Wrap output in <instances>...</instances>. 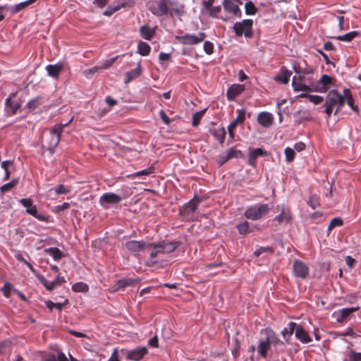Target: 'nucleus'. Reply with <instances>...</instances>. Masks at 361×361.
<instances>
[{
    "label": "nucleus",
    "instance_id": "obj_4",
    "mask_svg": "<svg viewBox=\"0 0 361 361\" xmlns=\"http://www.w3.org/2000/svg\"><path fill=\"white\" fill-rule=\"evenodd\" d=\"M201 202L202 198L195 196L179 209V215L186 221L193 220L194 213Z\"/></svg>",
    "mask_w": 361,
    "mask_h": 361
},
{
    "label": "nucleus",
    "instance_id": "obj_21",
    "mask_svg": "<svg viewBox=\"0 0 361 361\" xmlns=\"http://www.w3.org/2000/svg\"><path fill=\"white\" fill-rule=\"evenodd\" d=\"M295 338L302 343H309L312 340L309 334L305 329L300 324H297L296 330L295 332Z\"/></svg>",
    "mask_w": 361,
    "mask_h": 361
},
{
    "label": "nucleus",
    "instance_id": "obj_22",
    "mask_svg": "<svg viewBox=\"0 0 361 361\" xmlns=\"http://www.w3.org/2000/svg\"><path fill=\"white\" fill-rule=\"evenodd\" d=\"M209 132L220 145H223L224 143L226 135V130L225 128H212L209 130Z\"/></svg>",
    "mask_w": 361,
    "mask_h": 361
},
{
    "label": "nucleus",
    "instance_id": "obj_32",
    "mask_svg": "<svg viewBox=\"0 0 361 361\" xmlns=\"http://www.w3.org/2000/svg\"><path fill=\"white\" fill-rule=\"evenodd\" d=\"M44 252L51 255L54 260H59L63 257V253L58 247L46 248Z\"/></svg>",
    "mask_w": 361,
    "mask_h": 361
},
{
    "label": "nucleus",
    "instance_id": "obj_59",
    "mask_svg": "<svg viewBox=\"0 0 361 361\" xmlns=\"http://www.w3.org/2000/svg\"><path fill=\"white\" fill-rule=\"evenodd\" d=\"M308 100L310 102L315 105H317L321 104L324 101V98L323 97L319 95L310 94V96H308Z\"/></svg>",
    "mask_w": 361,
    "mask_h": 361
},
{
    "label": "nucleus",
    "instance_id": "obj_40",
    "mask_svg": "<svg viewBox=\"0 0 361 361\" xmlns=\"http://www.w3.org/2000/svg\"><path fill=\"white\" fill-rule=\"evenodd\" d=\"M207 110V109L205 108V109L200 110L199 111H197L192 114V126L196 127L200 124V121L202 118V117L204 116V115L205 114Z\"/></svg>",
    "mask_w": 361,
    "mask_h": 361
},
{
    "label": "nucleus",
    "instance_id": "obj_37",
    "mask_svg": "<svg viewBox=\"0 0 361 361\" xmlns=\"http://www.w3.org/2000/svg\"><path fill=\"white\" fill-rule=\"evenodd\" d=\"M126 4H118L116 5H110L107 7V8L103 12V15L105 16H111L114 13L120 10L121 8L125 7Z\"/></svg>",
    "mask_w": 361,
    "mask_h": 361
},
{
    "label": "nucleus",
    "instance_id": "obj_23",
    "mask_svg": "<svg viewBox=\"0 0 361 361\" xmlns=\"http://www.w3.org/2000/svg\"><path fill=\"white\" fill-rule=\"evenodd\" d=\"M142 73V66L141 62L137 63V66L135 69L128 71L125 74L124 82L126 84L129 83L131 80L137 79L140 76Z\"/></svg>",
    "mask_w": 361,
    "mask_h": 361
},
{
    "label": "nucleus",
    "instance_id": "obj_38",
    "mask_svg": "<svg viewBox=\"0 0 361 361\" xmlns=\"http://www.w3.org/2000/svg\"><path fill=\"white\" fill-rule=\"evenodd\" d=\"M271 347L267 345V344L262 343L259 340L258 345L257 347L258 355L263 358H267L268 355V351Z\"/></svg>",
    "mask_w": 361,
    "mask_h": 361
},
{
    "label": "nucleus",
    "instance_id": "obj_56",
    "mask_svg": "<svg viewBox=\"0 0 361 361\" xmlns=\"http://www.w3.org/2000/svg\"><path fill=\"white\" fill-rule=\"evenodd\" d=\"M100 71V69L99 68V66L98 64L97 66H94L90 68H88L87 70H85L83 71V75L87 78H90V76L93 74H95V73H97Z\"/></svg>",
    "mask_w": 361,
    "mask_h": 361
},
{
    "label": "nucleus",
    "instance_id": "obj_62",
    "mask_svg": "<svg viewBox=\"0 0 361 361\" xmlns=\"http://www.w3.org/2000/svg\"><path fill=\"white\" fill-rule=\"evenodd\" d=\"M349 361H361V352L351 350L348 354Z\"/></svg>",
    "mask_w": 361,
    "mask_h": 361
},
{
    "label": "nucleus",
    "instance_id": "obj_58",
    "mask_svg": "<svg viewBox=\"0 0 361 361\" xmlns=\"http://www.w3.org/2000/svg\"><path fill=\"white\" fill-rule=\"evenodd\" d=\"M203 49L207 54L211 55L214 52V44L210 41H205L203 44Z\"/></svg>",
    "mask_w": 361,
    "mask_h": 361
},
{
    "label": "nucleus",
    "instance_id": "obj_16",
    "mask_svg": "<svg viewBox=\"0 0 361 361\" xmlns=\"http://www.w3.org/2000/svg\"><path fill=\"white\" fill-rule=\"evenodd\" d=\"M147 353L146 347L139 346L135 349L129 350L126 355L127 359L135 361L141 360L143 357Z\"/></svg>",
    "mask_w": 361,
    "mask_h": 361
},
{
    "label": "nucleus",
    "instance_id": "obj_43",
    "mask_svg": "<svg viewBox=\"0 0 361 361\" xmlns=\"http://www.w3.org/2000/svg\"><path fill=\"white\" fill-rule=\"evenodd\" d=\"M245 12L247 16H253L257 13V8L252 1H249L245 4Z\"/></svg>",
    "mask_w": 361,
    "mask_h": 361
},
{
    "label": "nucleus",
    "instance_id": "obj_63",
    "mask_svg": "<svg viewBox=\"0 0 361 361\" xmlns=\"http://www.w3.org/2000/svg\"><path fill=\"white\" fill-rule=\"evenodd\" d=\"M209 11L210 16L213 18H218V15L221 11V6H212Z\"/></svg>",
    "mask_w": 361,
    "mask_h": 361
},
{
    "label": "nucleus",
    "instance_id": "obj_18",
    "mask_svg": "<svg viewBox=\"0 0 361 361\" xmlns=\"http://www.w3.org/2000/svg\"><path fill=\"white\" fill-rule=\"evenodd\" d=\"M47 75L54 80H59L61 71L64 68L63 63L58 62L55 64H49L46 66Z\"/></svg>",
    "mask_w": 361,
    "mask_h": 361
},
{
    "label": "nucleus",
    "instance_id": "obj_6",
    "mask_svg": "<svg viewBox=\"0 0 361 361\" xmlns=\"http://www.w3.org/2000/svg\"><path fill=\"white\" fill-rule=\"evenodd\" d=\"M252 25V20L245 19L240 22H236L233 26V30L236 37L244 35L246 38H251L253 36Z\"/></svg>",
    "mask_w": 361,
    "mask_h": 361
},
{
    "label": "nucleus",
    "instance_id": "obj_45",
    "mask_svg": "<svg viewBox=\"0 0 361 361\" xmlns=\"http://www.w3.org/2000/svg\"><path fill=\"white\" fill-rule=\"evenodd\" d=\"M52 190H54L56 195H66L69 193L71 191V187L66 186L63 184L57 185Z\"/></svg>",
    "mask_w": 361,
    "mask_h": 361
},
{
    "label": "nucleus",
    "instance_id": "obj_10",
    "mask_svg": "<svg viewBox=\"0 0 361 361\" xmlns=\"http://www.w3.org/2000/svg\"><path fill=\"white\" fill-rule=\"evenodd\" d=\"M241 4L242 1L240 0H223L222 1L224 10L238 18L242 17V12L239 8V4Z\"/></svg>",
    "mask_w": 361,
    "mask_h": 361
},
{
    "label": "nucleus",
    "instance_id": "obj_47",
    "mask_svg": "<svg viewBox=\"0 0 361 361\" xmlns=\"http://www.w3.org/2000/svg\"><path fill=\"white\" fill-rule=\"evenodd\" d=\"M236 228L240 235H246L250 231V224L246 221L237 225Z\"/></svg>",
    "mask_w": 361,
    "mask_h": 361
},
{
    "label": "nucleus",
    "instance_id": "obj_61",
    "mask_svg": "<svg viewBox=\"0 0 361 361\" xmlns=\"http://www.w3.org/2000/svg\"><path fill=\"white\" fill-rule=\"evenodd\" d=\"M279 345H284V343L279 339L276 333L272 330L271 345L276 349Z\"/></svg>",
    "mask_w": 361,
    "mask_h": 361
},
{
    "label": "nucleus",
    "instance_id": "obj_42",
    "mask_svg": "<svg viewBox=\"0 0 361 361\" xmlns=\"http://www.w3.org/2000/svg\"><path fill=\"white\" fill-rule=\"evenodd\" d=\"M68 302V300L66 299L63 303L54 302L51 300H47L45 302V304H46L47 307L50 311H52L54 307L58 309L59 311H61L62 310L63 305H66Z\"/></svg>",
    "mask_w": 361,
    "mask_h": 361
},
{
    "label": "nucleus",
    "instance_id": "obj_3",
    "mask_svg": "<svg viewBox=\"0 0 361 361\" xmlns=\"http://www.w3.org/2000/svg\"><path fill=\"white\" fill-rule=\"evenodd\" d=\"M270 209L271 207L268 204H254L247 207L244 216L248 219L257 221L268 214Z\"/></svg>",
    "mask_w": 361,
    "mask_h": 361
},
{
    "label": "nucleus",
    "instance_id": "obj_7",
    "mask_svg": "<svg viewBox=\"0 0 361 361\" xmlns=\"http://www.w3.org/2000/svg\"><path fill=\"white\" fill-rule=\"evenodd\" d=\"M206 37V34L202 32H198L197 35H191L186 33L182 36L176 35V39L184 45H195L203 42Z\"/></svg>",
    "mask_w": 361,
    "mask_h": 361
},
{
    "label": "nucleus",
    "instance_id": "obj_30",
    "mask_svg": "<svg viewBox=\"0 0 361 361\" xmlns=\"http://www.w3.org/2000/svg\"><path fill=\"white\" fill-rule=\"evenodd\" d=\"M295 76L293 78L292 80V86L293 88V90L295 92H300V91H305V92H310V91H317L316 89H312L308 85L302 83V82H297L295 81Z\"/></svg>",
    "mask_w": 361,
    "mask_h": 361
},
{
    "label": "nucleus",
    "instance_id": "obj_41",
    "mask_svg": "<svg viewBox=\"0 0 361 361\" xmlns=\"http://www.w3.org/2000/svg\"><path fill=\"white\" fill-rule=\"evenodd\" d=\"M118 57L119 56H116L115 57H113L111 59H106L99 62L98 66L100 71L108 69L109 68H110Z\"/></svg>",
    "mask_w": 361,
    "mask_h": 361
},
{
    "label": "nucleus",
    "instance_id": "obj_29",
    "mask_svg": "<svg viewBox=\"0 0 361 361\" xmlns=\"http://www.w3.org/2000/svg\"><path fill=\"white\" fill-rule=\"evenodd\" d=\"M260 334L264 336L260 338L259 341L271 347L272 338V329L271 328H266L262 329L260 331Z\"/></svg>",
    "mask_w": 361,
    "mask_h": 361
},
{
    "label": "nucleus",
    "instance_id": "obj_28",
    "mask_svg": "<svg viewBox=\"0 0 361 361\" xmlns=\"http://www.w3.org/2000/svg\"><path fill=\"white\" fill-rule=\"evenodd\" d=\"M156 27L152 28L148 25H142L140 28V33L145 39L150 40L155 35Z\"/></svg>",
    "mask_w": 361,
    "mask_h": 361
},
{
    "label": "nucleus",
    "instance_id": "obj_46",
    "mask_svg": "<svg viewBox=\"0 0 361 361\" xmlns=\"http://www.w3.org/2000/svg\"><path fill=\"white\" fill-rule=\"evenodd\" d=\"M42 97H37L34 99H32L28 101V102L26 104V106L30 110H35L36 109L39 105H41L42 102Z\"/></svg>",
    "mask_w": 361,
    "mask_h": 361
},
{
    "label": "nucleus",
    "instance_id": "obj_34",
    "mask_svg": "<svg viewBox=\"0 0 361 361\" xmlns=\"http://www.w3.org/2000/svg\"><path fill=\"white\" fill-rule=\"evenodd\" d=\"M319 82L322 85L320 92H326L332 83V78L329 75H322Z\"/></svg>",
    "mask_w": 361,
    "mask_h": 361
},
{
    "label": "nucleus",
    "instance_id": "obj_1",
    "mask_svg": "<svg viewBox=\"0 0 361 361\" xmlns=\"http://www.w3.org/2000/svg\"><path fill=\"white\" fill-rule=\"evenodd\" d=\"M148 10L157 17L174 15L181 16L184 13V5L179 4L176 0H150Z\"/></svg>",
    "mask_w": 361,
    "mask_h": 361
},
{
    "label": "nucleus",
    "instance_id": "obj_64",
    "mask_svg": "<svg viewBox=\"0 0 361 361\" xmlns=\"http://www.w3.org/2000/svg\"><path fill=\"white\" fill-rule=\"evenodd\" d=\"M159 115L160 118L164 122V123H165L166 125H169L171 123V119H170L167 116L166 112L164 110H160L159 112Z\"/></svg>",
    "mask_w": 361,
    "mask_h": 361
},
{
    "label": "nucleus",
    "instance_id": "obj_54",
    "mask_svg": "<svg viewBox=\"0 0 361 361\" xmlns=\"http://www.w3.org/2000/svg\"><path fill=\"white\" fill-rule=\"evenodd\" d=\"M264 252H270V253H273L274 252V248L271 247H269V246H266V247H259V248H257L255 252H254V255L256 256V257H259V255H261L262 253Z\"/></svg>",
    "mask_w": 361,
    "mask_h": 361
},
{
    "label": "nucleus",
    "instance_id": "obj_27",
    "mask_svg": "<svg viewBox=\"0 0 361 361\" xmlns=\"http://www.w3.org/2000/svg\"><path fill=\"white\" fill-rule=\"evenodd\" d=\"M345 102H346L348 106L355 112L358 111L357 106L354 104V99L353 97L352 92L350 89L345 88L343 90Z\"/></svg>",
    "mask_w": 361,
    "mask_h": 361
},
{
    "label": "nucleus",
    "instance_id": "obj_9",
    "mask_svg": "<svg viewBox=\"0 0 361 361\" xmlns=\"http://www.w3.org/2000/svg\"><path fill=\"white\" fill-rule=\"evenodd\" d=\"M359 306L340 309L333 312L332 317L338 323H345L348 320L350 315L359 310Z\"/></svg>",
    "mask_w": 361,
    "mask_h": 361
},
{
    "label": "nucleus",
    "instance_id": "obj_48",
    "mask_svg": "<svg viewBox=\"0 0 361 361\" xmlns=\"http://www.w3.org/2000/svg\"><path fill=\"white\" fill-rule=\"evenodd\" d=\"M155 172L154 167L151 166L147 169L135 172L131 175L133 177H138L141 176H149Z\"/></svg>",
    "mask_w": 361,
    "mask_h": 361
},
{
    "label": "nucleus",
    "instance_id": "obj_53",
    "mask_svg": "<svg viewBox=\"0 0 361 361\" xmlns=\"http://www.w3.org/2000/svg\"><path fill=\"white\" fill-rule=\"evenodd\" d=\"M13 288V286L10 282H6L4 286L0 289L2 291L4 295L8 298L11 295V292Z\"/></svg>",
    "mask_w": 361,
    "mask_h": 361
},
{
    "label": "nucleus",
    "instance_id": "obj_55",
    "mask_svg": "<svg viewBox=\"0 0 361 361\" xmlns=\"http://www.w3.org/2000/svg\"><path fill=\"white\" fill-rule=\"evenodd\" d=\"M343 224V220L341 218H334L331 221H330V224H329V226H328V231H331L333 228H334L336 226H342Z\"/></svg>",
    "mask_w": 361,
    "mask_h": 361
},
{
    "label": "nucleus",
    "instance_id": "obj_44",
    "mask_svg": "<svg viewBox=\"0 0 361 361\" xmlns=\"http://www.w3.org/2000/svg\"><path fill=\"white\" fill-rule=\"evenodd\" d=\"M89 289L88 286L83 282H77L72 286V290L74 292L85 293Z\"/></svg>",
    "mask_w": 361,
    "mask_h": 361
},
{
    "label": "nucleus",
    "instance_id": "obj_51",
    "mask_svg": "<svg viewBox=\"0 0 361 361\" xmlns=\"http://www.w3.org/2000/svg\"><path fill=\"white\" fill-rule=\"evenodd\" d=\"M307 204L313 209H316L319 206V197L317 195H311L307 200Z\"/></svg>",
    "mask_w": 361,
    "mask_h": 361
},
{
    "label": "nucleus",
    "instance_id": "obj_13",
    "mask_svg": "<svg viewBox=\"0 0 361 361\" xmlns=\"http://www.w3.org/2000/svg\"><path fill=\"white\" fill-rule=\"evenodd\" d=\"M293 274L297 278L305 279L309 274V267L303 262L295 259L293 263Z\"/></svg>",
    "mask_w": 361,
    "mask_h": 361
},
{
    "label": "nucleus",
    "instance_id": "obj_25",
    "mask_svg": "<svg viewBox=\"0 0 361 361\" xmlns=\"http://www.w3.org/2000/svg\"><path fill=\"white\" fill-rule=\"evenodd\" d=\"M5 105L6 111L10 116L15 115L20 108V104L18 102L11 101L10 97L6 99Z\"/></svg>",
    "mask_w": 361,
    "mask_h": 361
},
{
    "label": "nucleus",
    "instance_id": "obj_52",
    "mask_svg": "<svg viewBox=\"0 0 361 361\" xmlns=\"http://www.w3.org/2000/svg\"><path fill=\"white\" fill-rule=\"evenodd\" d=\"M227 153L228 154L230 159H233V158L240 159V158H242L243 156V154L240 150L235 149L233 147L230 148L227 151Z\"/></svg>",
    "mask_w": 361,
    "mask_h": 361
},
{
    "label": "nucleus",
    "instance_id": "obj_19",
    "mask_svg": "<svg viewBox=\"0 0 361 361\" xmlns=\"http://www.w3.org/2000/svg\"><path fill=\"white\" fill-rule=\"evenodd\" d=\"M39 281L43 284L44 288L49 291H51L52 290H54V288H55L56 286L62 284L66 282L64 277L59 276H57L56 278L55 279V280H54L52 281H49L42 275V276H40Z\"/></svg>",
    "mask_w": 361,
    "mask_h": 361
},
{
    "label": "nucleus",
    "instance_id": "obj_35",
    "mask_svg": "<svg viewBox=\"0 0 361 361\" xmlns=\"http://www.w3.org/2000/svg\"><path fill=\"white\" fill-rule=\"evenodd\" d=\"M151 51L150 46L145 42H140L137 44V52L142 56H147Z\"/></svg>",
    "mask_w": 361,
    "mask_h": 361
},
{
    "label": "nucleus",
    "instance_id": "obj_2",
    "mask_svg": "<svg viewBox=\"0 0 361 361\" xmlns=\"http://www.w3.org/2000/svg\"><path fill=\"white\" fill-rule=\"evenodd\" d=\"M71 121L72 118L66 123L56 124L49 130V137L47 141V149L49 150L51 154H54L56 147L58 146L61 140V134L64 127L68 126Z\"/></svg>",
    "mask_w": 361,
    "mask_h": 361
},
{
    "label": "nucleus",
    "instance_id": "obj_12",
    "mask_svg": "<svg viewBox=\"0 0 361 361\" xmlns=\"http://www.w3.org/2000/svg\"><path fill=\"white\" fill-rule=\"evenodd\" d=\"M125 245L130 252H140L151 247V243L144 240H128Z\"/></svg>",
    "mask_w": 361,
    "mask_h": 361
},
{
    "label": "nucleus",
    "instance_id": "obj_20",
    "mask_svg": "<svg viewBox=\"0 0 361 361\" xmlns=\"http://www.w3.org/2000/svg\"><path fill=\"white\" fill-rule=\"evenodd\" d=\"M273 121L274 116L272 114L267 111H262L257 116V122L264 128L270 127L273 123Z\"/></svg>",
    "mask_w": 361,
    "mask_h": 361
},
{
    "label": "nucleus",
    "instance_id": "obj_60",
    "mask_svg": "<svg viewBox=\"0 0 361 361\" xmlns=\"http://www.w3.org/2000/svg\"><path fill=\"white\" fill-rule=\"evenodd\" d=\"M338 335L341 336H350L352 338H356L357 334L354 332L353 328L348 327L345 331L339 332Z\"/></svg>",
    "mask_w": 361,
    "mask_h": 361
},
{
    "label": "nucleus",
    "instance_id": "obj_36",
    "mask_svg": "<svg viewBox=\"0 0 361 361\" xmlns=\"http://www.w3.org/2000/svg\"><path fill=\"white\" fill-rule=\"evenodd\" d=\"M26 212L39 221H47V218L45 216L38 213L36 205L32 204V206H31L29 209H26Z\"/></svg>",
    "mask_w": 361,
    "mask_h": 361
},
{
    "label": "nucleus",
    "instance_id": "obj_11",
    "mask_svg": "<svg viewBox=\"0 0 361 361\" xmlns=\"http://www.w3.org/2000/svg\"><path fill=\"white\" fill-rule=\"evenodd\" d=\"M180 245V243L178 241H166L162 240L158 243H151V247H158L160 248L161 253L163 254H169L173 252L176 248H178Z\"/></svg>",
    "mask_w": 361,
    "mask_h": 361
},
{
    "label": "nucleus",
    "instance_id": "obj_49",
    "mask_svg": "<svg viewBox=\"0 0 361 361\" xmlns=\"http://www.w3.org/2000/svg\"><path fill=\"white\" fill-rule=\"evenodd\" d=\"M18 180H12L11 181L3 185L0 188V191L2 193L7 192L10 190H11L15 186L17 185Z\"/></svg>",
    "mask_w": 361,
    "mask_h": 361
},
{
    "label": "nucleus",
    "instance_id": "obj_26",
    "mask_svg": "<svg viewBox=\"0 0 361 361\" xmlns=\"http://www.w3.org/2000/svg\"><path fill=\"white\" fill-rule=\"evenodd\" d=\"M296 327H297V324L295 322H290L288 324V326L285 327L281 331V334L283 338L285 339V341L287 343H288V341H289L292 334H293V332L294 331L295 332Z\"/></svg>",
    "mask_w": 361,
    "mask_h": 361
},
{
    "label": "nucleus",
    "instance_id": "obj_8",
    "mask_svg": "<svg viewBox=\"0 0 361 361\" xmlns=\"http://www.w3.org/2000/svg\"><path fill=\"white\" fill-rule=\"evenodd\" d=\"M123 197L114 192H105L99 199V203L100 206L107 209L111 205L116 204L122 201Z\"/></svg>",
    "mask_w": 361,
    "mask_h": 361
},
{
    "label": "nucleus",
    "instance_id": "obj_17",
    "mask_svg": "<svg viewBox=\"0 0 361 361\" xmlns=\"http://www.w3.org/2000/svg\"><path fill=\"white\" fill-rule=\"evenodd\" d=\"M245 91V85L241 84H233L228 87L226 92V97L228 101H233L236 97Z\"/></svg>",
    "mask_w": 361,
    "mask_h": 361
},
{
    "label": "nucleus",
    "instance_id": "obj_14",
    "mask_svg": "<svg viewBox=\"0 0 361 361\" xmlns=\"http://www.w3.org/2000/svg\"><path fill=\"white\" fill-rule=\"evenodd\" d=\"M269 153L260 147L250 149L248 157V164L252 167L256 166V159L259 157H268Z\"/></svg>",
    "mask_w": 361,
    "mask_h": 361
},
{
    "label": "nucleus",
    "instance_id": "obj_50",
    "mask_svg": "<svg viewBox=\"0 0 361 361\" xmlns=\"http://www.w3.org/2000/svg\"><path fill=\"white\" fill-rule=\"evenodd\" d=\"M286 161L288 163L292 162L295 156V150L290 147H286L284 150Z\"/></svg>",
    "mask_w": 361,
    "mask_h": 361
},
{
    "label": "nucleus",
    "instance_id": "obj_57",
    "mask_svg": "<svg viewBox=\"0 0 361 361\" xmlns=\"http://www.w3.org/2000/svg\"><path fill=\"white\" fill-rule=\"evenodd\" d=\"M290 77V73L288 71H286L277 77L276 80L280 81L283 84H287L289 82Z\"/></svg>",
    "mask_w": 361,
    "mask_h": 361
},
{
    "label": "nucleus",
    "instance_id": "obj_33",
    "mask_svg": "<svg viewBox=\"0 0 361 361\" xmlns=\"http://www.w3.org/2000/svg\"><path fill=\"white\" fill-rule=\"evenodd\" d=\"M360 32L357 31H351L343 35L335 37L334 38L339 41L351 42L353 39L358 37Z\"/></svg>",
    "mask_w": 361,
    "mask_h": 361
},
{
    "label": "nucleus",
    "instance_id": "obj_15",
    "mask_svg": "<svg viewBox=\"0 0 361 361\" xmlns=\"http://www.w3.org/2000/svg\"><path fill=\"white\" fill-rule=\"evenodd\" d=\"M140 281V280L139 279L123 278L118 280L113 286V291H118V290L124 289L128 286H133Z\"/></svg>",
    "mask_w": 361,
    "mask_h": 361
},
{
    "label": "nucleus",
    "instance_id": "obj_24",
    "mask_svg": "<svg viewBox=\"0 0 361 361\" xmlns=\"http://www.w3.org/2000/svg\"><path fill=\"white\" fill-rule=\"evenodd\" d=\"M37 0H26L25 1H22L19 4H17L16 5L7 7L6 9L10 11L11 14H16L20 11L26 8L30 5L35 3Z\"/></svg>",
    "mask_w": 361,
    "mask_h": 361
},
{
    "label": "nucleus",
    "instance_id": "obj_31",
    "mask_svg": "<svg viewBox=\"0 0 361 361\" xmlns=\"http://www.w3.org/2000/svg\"><path fill=\"white\" fill-rule=\"evenodd\" d=\"M238 114L235 120H233V121H231L230 123V124L228 125V127L230 129H235L238 124L243 123L245 120V110L244 109H240V110L238 109Z\"/></svg>",
    "mask_w": 361,
    "mask_h": 361
},
{
    "label": "nucleus",
    "instance_id": "obj_5",
    "mask_svg": "<svg viewBox=\"0 0 361 361\" xmlns=\"http://www.w3.org/2000/svg\"><path fill=\"white\" fill-rule=\"evenodd\" d=\"M345 104L344 93L340 94L336 90H331L326 94L324 105H329L331 107L336 106L334 114H337L339 110Z\"/></svg>",
    "mask_w": 361,
    "mask_h": 361
},
{
    "label": "nucleus",
    "instance_id": "obj_39",
    "mask_svg": "<svg viewBox=\"0 0 361 361\" xmlns=\"http://www.w3.org/2000/svg\"><path fill=\"white\" fill-rule=\"evenodd\" d=\"M291 219V215L289 212H286L284 209H282L281 212L275 216L274 221L279 223L288 222Z\"/></svg>",
    "mask_w": 361,
    "mask_h": 361
}]
</instances>
